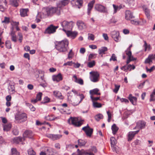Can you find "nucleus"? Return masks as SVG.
I'll list each match as a JSON object with an SVG mask.
<instances>
[{
  "label": "nucleus",
  "mask_w": 155,
  "mask_h": 155,
  "mask_svg": "<svg viewBox=\"0 0 155 155\" xmlns=\"http://www.w3.org/2000/svg\"><path fill=\"white\" fill-rule=\"evenodd\" d=\"M68 44V41L67 39H64L57 43L56 45V48L60 52H65L67 51Z\"/></svg>",
  "instance_id": "1"
},
{
  "label": "nucleus",
  "mask_w": 155,
  "mask_h": 155,
  "mask_svg": "<svg viewBox=\"0 0 155 155\" xmlns=\"http://www.w3.org/2000/svg\"><path fill=\"white\" fill-rule=\"evenodd\" d=\"M43 11L44 14L48 16H51L55 14L59 15L61 14L60 10L57 7H48L44 9Z\"/></svg>",
  "instance_id": "2"
},
{
  "label": "nucleus",
  "mask_w": 155,
  "mask_h": 155,
  "mask_svg": "<svg viewBox=\"0 0 155 155\" xmlns=\"http://www.w3.org/2000/svg\"><path fill=\"white\" fill-rule=\"evenodd\" d=\"M60 24L63 28L62 30L65 32L72 28L74 23L72 21H69L66 20H64L61 22Z\"/></svg>",
  "instance_id": "3"
},
{
  "label": "nucleus",
  "mask_w": 155,
  "mask_h": 155,
  "mask_svg": "<svg viewBox=\"0 0 155 155\" xmlns=\"http://www.w3.org/2000/svg\"><path fill=\"white\" fill-rule=\"evenodd\" d=\"M68 122L70 124H72L76 127H79L83 124L82 121H78L77 117H71L68 120Z\"/></svg>",
  "instance_id": "4"
},
{
  "label": "nucleus",
  "mask_w": 155,
  "mask_h": 155,
  "mask_svg": "<svg viewBox=\"0 0 155 155\" xmlns=\"http://www.w3.org/2000/svg\"><path fill=\"white\" fill-rule=\"evenodd\" d=\"M27 118L26 115L25 113H18L15 116V121L18 123H20L25 121Z\"/></svg>",
  "instance_id": "5"
},
{
  "label": "nucleus",
  "mask_w": 155,
  "mask_h": 155,
  "mask_svg": "<svg viewBox=\"0 0 155 155\" xmlns=\"http://www.w3.org/2000/svg\"><path fill=\"white\" fill-rule=\"evenodd\" d=\"M84 96L82 94H79V96H76L71 101V104L74 106L78 105L84 98Z\"/></svg>",
  "instance_id": "6"
},
{
  "label": "nucleus",
  "mask_w": 155,
  "mask_h": 155,
  "mask_svg": "<svg viewBox=\"0 0 155 155\" xmlns=\"http://www.w3.org/2000/svg\"><path fill=\"white\" fill-rule=\"evenodd\" d=\"M94 9L100 12L106 14L108 13V10L107 8L104 6L100 4L95 5Z\"/></svg>",
  "instance_id": "7"
},
{
  "label": "nucleus",
  "mask_w": 155,
  "mask_h": 155,
  "mask_svg": "<svg viewBox=\"0 0 155 155\" xmlns=\"http://www.w3.org/2000/svg\"><path fill=\"white\" fill-rule=\"evenodd\" d=\"M90 79L91 80L94 82L98 81H99V74L97 71H91L90 72Z\"/></svg>",
  "instance_id": "8"
},
{
  "label": "nucleus",
  "mask_w": 155,
  "mask_h": 155,
  "mask_svg": "<svg viewBox=\"0 0 155 155\" xmlns=\"http://www.w3.org/2000/svg\"><path fill=\"white\" fill-rule=\"evenodd\" d=\"M58 27V26H54L53 25H51L45 29L44 33L48 34L54 33L56 32V30Z\"/></svg>",
  "instance_id": "9"
},
{
  "label": "nucleus",
  "mask_w": 155,
  "mask_h": 155,
  "mask_svg": "<svg viewBox=\"0 0 155 155\" xmlns=\"http://www.w3.org/2000/svg\"><path fill=\"white\" fill-rule=\"evenodd\" d=\"M110 140L112 150L114 151H116V153H117L119 151L120 149L118 147L116 146V144L117 143L116 140L114 137H112L110 138Z\"/></svg>",
  "instance_id": "10"
},
{
  "label": "nucleus",
  "mask_w": 155,
  "mask_h": 155,
  "mask_svg": "<svg viewBox=\"0 0 155 155\" xmlns=\"http://www.w3.org/2000/svg\"><path fill=\"white\" fill-rule=\"evenodd\" d=\"M77 154L74 153L72 155H94L93 153L90 152L89 150L81 149L80 150L78 149L77 150Z\"/></svg>",
  "instance_id": "11"
},
{
  "label": "nucleus",
  "mask_w": 155,
  "mask_h": 155,
  "mask_svg": "<svg viewBox=\"0 0 155 155\" xmlns=\"http://www.w3.org/2000/svg\"><path fill=\"white\" fill-rule=\"evenodd\" d=\"M110 35L115 41L118 42L120 40V33L118 31H114L111 32Z\"/></svg>",
  "instance_id": "12"
},
{
  "label": "nucleus",
  "mask_w": 155,
  "mask_h": 155,
  "mask_svg": "<svg viewBox=\"0 0 155 155\" xmlns=\"http://www.w3.org/2000/svg\"><path fill=\"white\" fill-rule=\"evenodd\" d=\"M82 130L84 131L87 136L89 137L91 136L93 133V129L90 128L88 124L83 127Z\"/></svg>",
  "instance_id": "13"
},
{
  "label": "nucleus",
  "mask_w": 155,
  "mask_h": 155,
  "mask_svg": "<svg viewBox=\"0 0 155 155\" xmlns=\"http://www.w3.org/2000/svg\"><path fill=\"white\" fill-rule=\"evenodd\" d=\"M67 36L72 39L74 38L77 35L78 33L76 31H71L70 30H68L65 32Z\"/></svg>",
  "instance_id": "14"
},
{
  "label": "nucleus",
  "mask_w": 155,
  "mask_h": 155,
  "mask_svg": "<svg viewBox=\"0 0 155 155\" xmlns=\"http://www.w3.org/2000/svg\"><path fill=\"white\" fill-rule=\"evenodd\" d=\"M60 116L55 117L53 114H49L45 117L46 120H48L52 121L58 120L60 118Z\"/></svg>",
  "instance_id": "15"
},
{
  "label": "nucleus",
  "mask_w": 155,
  "mask_h": 155,
  "mask_svg": "<svg viewBox=\"0 0 155 155\" xmlns=\"http://www.w3.org/2000/svg\"><path fill=\"white\" fill-rule=\"evenodd\" d=\"M153 60H155V54L149 55L148 58L145 60L144 62L145 64H150L152 63Z\"/></svg>",
  "instance_id": "16"
},
{
  "label": "nucleus",
  "mask_w": 155,
  "mask_h": 155,
  "mask_svg": "<svg viewBox=\"0 0 155 155\" xmlns=\"http://www.w3.org/2000/svg\"><path fill=\"white\" fill-rule=\"evenodd\" d=\"M52 79L54 81L58 82L61 81L63 79V78L61 74V73H59L57 75H53Z\"/></svg>",
  "instance_id": "17"
},
{
  "label": "nucleus",
  "mask_w": 155,
  "mask_h": 155,
  "mask_svg": "<svg viewBox=\"0 0 155 155\" xmlns=\"http://www.w3.org/2000/svg\"><path fill=\"white\" fill-rule=\"evenodd\" d=\"M47 136L53 140H55L59 139L61 138L62 137V135L60 134H47Z\"/></svg>",
  "instance_id": "18"
},
{
  "label": "nucleus",
  "mask_w": 155,
  "mask_h": 155,
  "mask_svg": "<svg viewBox=\"0 0 155 155\" xmlns=\"http://www.w3.org/2000/svg\"><path fill=\"white\" fill-rule=\"evenodd\" d=\"M94 3L95 0H92L88 4L87 9V14L88 15H90L91 11L93 8V5Z\"/></svg>",
  "instance_id": "19"
},
{
  "label": "nucleus",
  "mask_w": 155,
  "mask_h": 155,
  "mask_svg": "<svg viewBox=\"0 0 155 155\" xmlns=\"http://www.w3.org/2000/svg\"><path fill=\"white\" fill-rule=\"evenodd\" d=\"M139 131V130L136 131L130 132L128 135V141H130L131 140L135 135L137 134Z\"/></svg>",
  "instance_id": "20"
},
{
  "label": "nucleus",
  "mask_w": 155,
  "mask_h": 155,
  "mask_svg": "<svg viewBox=\"0 0 155 155\" xmlns=\"http://www.w3.org/2000/svg\"><path fill=\"white\" fill-rule=\"evenodd\" d=\"M77 25L78 26V29L80 30H82L86 28V25L83 22L81 21H77Z\"/></svg>",
  "instance_id": "21"
},
{
  "label": "nucleus",
  "mask_w": 155,
  "mask_h": 155,
  "mask_svg": "<svg viewBox=\"0 0 155 155\" xmlns=\"http://www.w3.org/2000/svg\"><path fill=\"white\" fill-rule=\"evenodd\" d=\"M125 18L127 20H130L134 18L132 13L129 10H127L125 12Z\"/></svg>",
  "instance_id": "22"
},
{
  "label": "nucleus",
  "mask_w": 155,
  "mask_h": 155,
  "mask_svg": "<svg viewBox=\"0 0 155 155\" xmlns=\"http://www.w3.org/2000/svg\"><path fill=\"white\" fill-rule=\"evenodd\" d=\"M29 10L28 8H21L20 10V15L21 17H25L28 16L27 13Z\"/></svg>",
  "instance_id": "23"
},
{
  "label": "nucleus",
  "mask_w": 155,
  "mask_h": 155,
  "mask_svg": "<svg viewBox=\"0 0 155 155\" xmlns=\"http://www.w3.org/2000/svg\"><path fill=\"white\" fill-rule=\"evenodd\" d=\"M128 56V59L127 60V64H129L131 61H134L136 60V59L134 58L132 55L131 52L129 51L126 54Z\"/></svg>",
  "instance_id": "24"
},
{
  "label": "nucleus",
  "mask_w": 155,
  "mask_h": 155,
  "mask_svg": "<svg viewBox=\"0 0 155 155\" xmlns=\"http://www.w3.org/2000/svg\"><path fill=\"white\" fill-rule=\"evenodd\" d=\"M71 3L78 6V8H80L82 5L83 1L82 0H73L72 1Z\"/></svg>",
  "instance_id": "25"
},
{
  "label": "nucleus",
  "mask_w": 155,
  "mask_h": 155,
  "mask_svg": "<svg viewBox=\"0 0 155 155\" xmlns=\"http://www.w3.org/2000/svg\"><path fill=\"white\" fill-rule=\"evenodd\" d=\"M53 93L54 95L58 98L60 99H63L64 98V97L60 92L56 91H54Z\"/></svg>",
  "instance_id": "26"
},
{
  "label": "nucleus",
  "mask_w": 155,
  "mask_h": 155,
  "mask_svg": "<svg viewBox=\"0 0 155 155\" xmlns=\"http://www.w3.org/2000/svg\"><path fill=\"white\" fill-rule=\"evenodd\" d=\"M128 98L133 104L135 105L136 104L137 101L136 97L133 96L132 94H130Z\"/></svg>",
  "instance_id": "27"
},
{
  "label": "nucleus",
  "mask_w": 155,
  "mask_h": 155,
  "mask_svg": "<svg viewBox=\"0 0 155 155\" xmlns=\"http://www.w3.org/2000/svg\"><path fill=\"white\" fill-rule=\"evenodd\" d=\"M99 90L98 88H95L90 90L89 93L91 96H93L94 95H101V93L99 92Z\"/></svg>",
  "instance_id": "28"
},
{
  "label": "nucleus",
  "mask_w": 155,
  "mask_h": 155,
  "mask_svg": "<svg viewBox=\"0 0 155 155\" xmlns=\"http://www.w3.org/2000/svg\"><path fill=\"white\" fill-rule=\"evenodd\" d=\"M33 135L32 132L30 130L25 131L23 134L24 137H28L29 138H31L33 137Z\"/></svg>",
  "instance_id": "29"
},
{
  "label": "nucleus",
  "mask_w": 155,
  "mask_h": 155,
  "mask_svg": "<svg viewBox=\"0 0 155 155\" xmlns=\"http://www.w3.org/2000/svg\"><path fill=\"white\" fill-rule=\"evenodd\" d=\"M68 3V0H62L59 2L58 4V6L60 7L64 6L67 5Z\"/></svg>",
  "instance_id": "30"
},
{
  "label": "nucleus",
  "mask_w": 155,
  "mask_h": 155,
  "mask_svg": "<svg viewBox=\"0 0 155 155\" xmlns=\"http://www.w3.org/2000/svg\"><path fill=\"white\" fill-rule=\"evenodd\" d=\"M73 79H74L75 82L81 85H83L84 84L83 80L81 79H78L76 76L75 75L73 76Z\"/></svg>",
  "instance_id": "31"
},
{
  "label": "nucleus",
  "mask_w": 155,
  "mask_h": 155,
  "mask_svg": "<svg viewBox=\"0 0 155 155\" xmlns=\"http://www.w3.org/2000/svg\"><path fill=\"white\" fill-rule=\"evenodd\" d=\"M137 127L139 128L142 129L144 128L146 123L143 121H139L137 123Z\"/></svg>",
  "instance_id": "32"
},
{
  "label": "nucleus",
  "mask_w": 155,
  "mask_h": 155,
  "mask_svg": "<svg viewBox=\"0 0 155 155\" xmlns=\"http://www.w3.org/2000/svg\"><path fill=\"white\" fill-rule=\"evenodd\" d=\"M23 139H24V138H23L21 137H19L13 138L12 139V141L14 143L18 144L22 141Z\"/></svg>",
  "instance_id": "33"
},
{
  "label": "nucleus",
  "mask_w": 155,
  "mask_h": 155,
  "mask_svg": "<svg viewBox=\"0 0 155 155\" xmlns=\"http://www.w3.org/2000/svg\"><path fill=\"white\" fill-rule=\"evenodd\" d=\"M112 5L114 8L113 14L116 13L118 11H119L122 8V6L120 5L118 6L113 4Z\"/></svg>",
  "instance_id": "34"
},
{
  "label": "nucleus",
  "mask_w": 155,
  "mask_h": 155,
  "mask_svg": "<svg viewBox=\"0 0 155 155\" xmlns=\"http://www.w3.org/2000/svg\"><path fill=\"white\" fill-rule=\"evenodd\" d=\"M13 28H12L11 32L10 33V35L11 36V39L13 41L16 42L17 41L16 36L15 34V32L13 31Z\"/></svg>",
  "instance_id": "35"
},
{
  "label": "nucleus",
  "mask_w": 155,
  "mask_h": 155,
  "mask_svg": "<svg viewBox=\"0 0 155 155\" xmlns=\"http://www.w3.org/2000/svg\"><path fill=\"white\" fill-rule=\"evenodd\" d=\"M143 10L145 12L146 16L148 18L150 19V11L149 10L145 7H143Z\"/></svg>",
  "instance_id": "36"
},
{
  "label": "nucleus",
  "mask_w": 155,
  "mask_h": 155,
  "mask_svg": "<svg viewBox=\"0 0 155 155\" xmlns=\"http://www.w3.org/2000/svg\"><path fill=\"white\" fill-rule=\"evenodd\" d=\"M107 48L105 47H102L98 50L99 53L100 54L102 55L105 54V52L107 51Z\"/></svg>",
  "instance_id": "37"
},
{
  "label": "nucleus",
  "mask_w": 155,
  "mask_h": 155,
  "mask_svg": "<svg viewBox=\"0 0 155 155\" xmlns=\"http://www.w3.org/2000/svg\"><path fill=\"white\" fill-rule=\"evenodd\" d=\"M112 130V133L113 134H116L117 131L118 130V128L117 127L115 124H114L111 127Z\"/></svg>",
  "instance_id": "38"
},
{
  "label": "nucleus",
  "mask_w": 155,
  "mask_h": 155,
  "mask_svg": "<svg viewBox=\"0 0 155 155\" xmlns=\"http://www.w3.org/2000/svg\"><path fill=\"white\" fill-rule=\"evenodd\" d=\"M3 130L6 131H8L10 130L11 127V124H8L5 125H3Z\"/></svg>",
  "instance_id": "39"
},
{
  "label": "nucleus",
  "mask_w": 155,
  "mask_h": 155,
  "mask_svg": "<svg viewBox=\"0 0 155 155\" xmlns=\"http://www.w3.org/2000/svg\"><path fill=\"white\" fill-rule=\"evenodd\" d=\"M78 145L80 146H84L86 143V141L85 140L81 139L78 140Z\"/></svg>",
  "instance_id": "40"
},
{
  "label": "nucleus",
  "mask_w": 155,
  "mask_h": 155,
  "mask_svg": "<svg viewBox=\"0 0 155 155\" xmlns=\"http://www.w3.org/2000/svg\"><path fill=\"white\" fill-rule=\"evenodd\" d=\"M144 45L143 46L144 48V50L145 51L147 50L149 51L150 49V45H148L145 41H143Z\"/></svg>",
  "instance_id": "41"
},
{
  "label": "nucleus",
  "mask_w": 155,
  "mask_h": 155,
  "mask_svg": "<svg viewBox=\"0 0 155 155\" xmlns=\"http://www.w3.org/2000/svg\"><path fill=\"white\" fill-rule=\"evenodd\" d=\"M11 155H19V153L18 152L16 149L13 148L11 149Z\"/></svg>",
  "instance_id": "42"
},
{
  "label": "nucleus",
  "mask_w": 155,
  "mask_h": 155,
  "mask_svg": "<svg viewBox=\"0 0 155 155\" xmlns=\"http://www.w3.org/2000/svg\"><path fill=\"white\" fill-rule=\"evenodd\" d=\"M87 150H89L90 152L93 153L94 155V153H95L97 152V150L95 147L93 146L92 147L91 149H88Z\"/></svg>",
  "instance_id": "43"
},
{
  "label": "nucleus",
  "mask_w": 155,
  "mask_h": 155,
  "mask_svg": "<svg viewBox=\"0 0 155 155\" xmlns=\"http://www.w3.org/2000/svg\"><path fill=\"white\" fill-rule=\"evenodd\" d=\"M93 105L94 108H100L102 107V104L97 102L93 103Z\"/></svg>",
  "instance_id": "44"
},
{
  "label": "nucleus",
  "mask_w": 155,
  "mask_h": 155,
  "mask_svg": "<svg viewBox=\"0 0 155 155\" xmlns=\"http://www.w3.org/2000/svg\"><path fill=\"white\" fill-rule=\"evenodd\" d=\"M95 64V61L94 60L88 62L87 63V66L89 68H92Z\"/></svg>",
  "instance_id": "45"
},
{
  "label": "nucleus",
  "mask_w": 155,
  "mask_h": 155,
  "mask_svg": "<svg viewBox=\"0 0 155 155\" xmlns=\"http://www.w3.org/2000/svg\"><path fill=\"white\" fill-rule=\"evenodd\" d=\"M103 116L101 114H99L95 116V119L97 121H99L103 118Z\"/></svg>",
  "instance_id": "46"
},
{
  "label": "nucleus",
  "mask_w": 155,
  "mask_h": 155,
  "mask_svg": "<svg viewBox=\"0 0 155 155\" xmlns=\"http://www.w3.org/2000/svg\"><path fill=\"white\" fill-rule=\"evenodd\" d=\"M28 154L29 155H35L36 153L34 151L32 148H30L28 150Z\"/></svg>",
  "instance_id": "47"
},
{
  "label": "nucleus",
  "mask_w": 155,
  "mask_h": 155,
  "mask_svg": "<svg viewBox=\"0 0 155 155\" xmlns=\"http://www.w3.org/2000/svg\"><path fill=\"white\" fill-rule=\"evenodd\" d=\"M10 2L12 5L15 7H17L18 6L17 0H11Z\"/></svg>",
  "instance_id": "48"
},
{
  "label": "nucleus",
  "mask_w": 155,
  "mask_h": 155,
  "mask_svg": "<svg viewBox=\"0 0 155 155\" xmlns=\"http://www.w3.org/2000/svg\"><path fill=\"white\" fill-rule=\"evenodd\" d=\"M74 55V54L72 51V49H71L69 51L68 55V59H70L72 58Z\"/></svg>",
  "instance_id": "49"
},
{
  "label": "nucleus",
  "mask_w": 155,
  "mask_h": 155,
  "mask_svg": "<svg viewBox=\"0 0 155 155\" xmlns=\"http://www.w3.org/2000/svg\"><path fill=\"white\" fill-rule=\"evenodd\" d=\"M5 45L7 48L10 49L12 48L11 44V41H7L5 42Z\"/></svg>",
  "instance_id": "50"
},
{
  "label": "nucleus",
  "mask_w": 155,
  "mask_h": 155,
  "mask_svg": "<svg viewBox=\"0 0 155 155\" xmlns=\"http://www.w3.org/2000/svg\"><path fill=\"white\" fill-rule=\"evenodd\" d=\"M127 69L130 71L131 69L134 70L135 68V67L134 65L129 64L127 66Z\"/></svg>",
  "instance_id": "51"
},
{
  "label": "nucleus",
  "mask_w": 155,
  "mask_h": 155,
  "mask_svg": "<svg viewBox=\"0 0 155 155\" xmlns=\"http://www.w3.org/2000/svg\"><path fill=\"white\" fill-rule=\"evenodd\" d=\"M8 89L11 92H14L15 91V87L14 85H10L8 87Z\"/></svg>",
  "instance_id": "52"
},
{
  "label": "nucleus",
  "mask_w": 155,
  "mask_h": 155,
  "mask_svg": "<svg viewBox=\"0 0 155 155\" xmlns=\"http://www.w3.org/2000/svg\"><path fill=\"white\" fill-rule=\"evenodd\" d=\"M90 97L92 100V101L93 103L94 102H96V101L98 100H99L100 99L99 97H93V96H91Z\"/></svg>",
  "instance_id": "53"
},
{
  "label": "nucleus",
  "mask_w": 155,
  "mask_h": 155,
  "mask_svg": "<svg viewBox=\"0 0 155 155\" xmlns=\"http://www.w3.org/2000/svg\"><path fill=\"white\" fill-rule=\"evenodd\" d=\"M96 54H90L89 56L88 60L90 61L91 59L96 57Z\"/></svg>",
  "instance_id": "54"
},
{
  "label": "nucleus",
  "mask_w": 155,
  "mask_h": 155,
  "mask_svg": "<svg viewBox=\"0 0 155 155\" xmlns=\"http://www.w3.org/2000/svg\"><path fill=\"white\" fill-rule=\"evenodd\" d=\"M88 38L89 40L93 41L94 38V35L92 34H89L88 35Z\"/></svg>",
  "instance_id": "55"
},
{
  "label": "nucleus",
  "mask_w": 155,
  "mask_h": 155,
  "mask_svg": "<svg viewBox=\"0 0 155 155\" xmlns=\"http://www.w3.org/2000/svg\"><path fill=\"white\" fill-rule=\"evenodd\" d=\"M115 88L114 90L113 91L115 93H117L119 90V88L120 87V85H117L115 84Z\"/></svg>",
  "instance_id": "56"
},
{
  "label": "nucleus",
  "mask_w": 155,
  "mask_h": 155,
  "mask_svg": "<svg viewBox=\"0 0 155 155\" xmlns=\"http://www.w3.org/2000/svg\"><path fill=\"white\" fill-rule=\"evenodd\" d=\"M42 94L41 93L39 92L37 95L36 98L37 99L38 101H40L41 100Z\"/></svg>",
  "instance_id": "57"
},
{
  "label": "nucleus",
  "mask_w": 155,
  "mask_h": 155,
  "mask_svg": "<svg viewBox=\"0 0 155 155\" xmlns=\"http://www.w3.org/2000/svg\"><path fill=\"white\" fill-rule=\"evenodd\" d=\"M2 22L6 24L8 23L9 22V18L8 17H5L4 20L2 21Z\"/></svg>",
  "instance_id": "58"
},
{
  "label": "nucleus",
  "mask_w": 155,
  "mask_h": 155,
  "mask_svg": "<svg viewBox=\"0 0 155 155\" xmlns=\"http://www.w3.org/2000/svg\"><path fill=\"white\" fill-rule=\"evenodd\" d=\"M18 35L19 37V41L20 42H21L23 39L22 35L21 33L19 32L18 34Z\"/></svg>",
  "instance_id": "59"
},
{
  "label": "nucleus",
  "mask_w": 155,
  "mask_h": 155,
  "mask_svg": "<svg viewBox=\"0 0 155 155\" xmlns=\"http://www.w3.org/2000/svg\"><path fill=\"white\" fill-rule=\"evenodd\" d=\"M146 69L147 71H149L151 72L155 69V67L154 66H153L150 69H148L147 67L146 68Z\"/></svg>",
  "instance_id": "60"
},
{
  "label": "nucleus",
  "mask_w": 155,
  "mask_h": 155,
  "mask_svg": "<svg viewBox=\"0 0 155 155\" xmlns=\"http://www.w3.org/2000/svg\"><path fill=\"white\" fill-rule=\"evenodd\" d=\"M155 101V96L154 95L152 94H151L150 95V101Z\"/></svg>",
  "instance_id": "61"
},
{
  "label": "nucleus",
  "mask_w": 155,
  "mask_h": 155,
  "mask_svg": "<svg viewBox=\"0 0 155 155\" xmlns=\"http://www.w3.org/2000/svg\"><path fill=\"white\" fill-rule=\"evenodd\" d=\"M107 113L108 115V122H110L111 118L112 115L111 113L109 111H107Z\"/></svg>",
  "instance_id": "62"
},
{
  "label": "nucleus",
  "mask_w": 155,
  "mask_h": 155,
  "mask_svg": "<svg viewBox=\"0 0 155 155\" xmlns=\"http://www.w3.org/2000/svg\"><path fill=\"white\" fill-rule=\"evenodd\" d=\"M110 61L113 60L115 61L117 60L116 57L115 56V55L114 54H112V56L110 58Z\"/></svg>",
  "instance_id": "63"
},
{
  "label": "nucleus",
  "mask_w": 155,
  "mask_h": 155,
  "mask_svg": "<svg viewBox=\"0 0 155 155\" xmlns=\"http://www.w3.org/2000/svg\"><path fill=\"white\" fill-rule=\"evenodd\" d=\"M50 99L47 97H45L44 99V103H48L49 102Z\"/></svg>",
  "instance_id": "64"
}]
</instances>
